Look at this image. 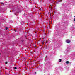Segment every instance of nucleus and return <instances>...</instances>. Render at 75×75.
Returning a JSON list of instances; mask_svg holds the SVG:
<instances>
[{"label": "nucleus", "instance_id": "nucleus-13", "mask_svg": "<svg viewBox=\"0 0 75 75\" xmlns=\"http://www.w3.org/2000/svg\"><path fill=\"white\" fill-rule=\"evenodd\" d=\"M35 74H37V72H35Z\"/></svg>", "mask_w": 75, "mask_h": 75}, {"label": "nucleus", "instance_id": "nucleus-2", "mask_svg": "<svg viewBox=\"0 0 75 75\" xmlns=\"http://www.w3.org/2000/svg\"><path fill=\"white\" fill-rule=\"evenodd\" d=\"M66 63L67 64H69V61H66Z\"/></svg>", "mask_w": 75, "mask_h": 75}, {"label": "nucleus", "instance_id": "nucleus-5", "mask_svg": "<svg viewBox=\"0 0 75 75\" xmlns=\"http://www.w3.org/2000/svg\"><path fill=\"white\" fill-rule=\"evenodd\" d=\"M8 29V28L6 27V29L7 30Z\"/></svg>", "mask_w": 75, "mask_h": 75}, {"label": "nucleus", "instance_id": "nucleus-4", "mask_svg": "<svg viewBox=\"0 0 75 75\" xmlns=\"http://www.w3.org/2000/svg\"><path fill=\"white\" fill-rule=\"evenodd\" d=\"M59 62H61V60H62L61 59H59Z\"/></svg>", "mask_w": 75, "mask_h": 75}, {"label": "nucleus", "instance_id": "nucleus-12", "mask_svg": "<svg viewBox=\"0 0 75 75\" xmlns=\"http://www.w3.org/2000/svg\"><path fill=\"white\" fill-rule=\"evenodd\" d=\"M15 32H16V30H15Z\"/></svg>", "mask_w": 75, "mask_h": 75}, {"label": "nucleus", "instance_id": "nucleus-8", "mask_svg": "<svg viewBox=\"0 0 75 75\" xmlns=\"http://www.w3.org/2000/svg\"><path fill=\"white\" fill-rule=\"evenodd\" d=\"M44 42H42V45H43V44H44Z\"/></svg>", "mask_w": 75, "mask_h": 75}, {"label": "nucleus", "instance_id": "nucleus-6", "mask_svg": "<svg viewBox=\"0 0 75 75\" xmlns=\"http://www.w3.org/2000/svg\"><path fill=\"white\" fill-rule=\"evenodd\" d=\"M7 63H8V62H5V64H7Z\"/></svg>", "mask_w": 75, "mask_h": 75}, {"label": "nucleus", "instance_id": "nucleus-10", "mask_svg": "<svg viewBox=\"0 0 75 75\" xmlns=\"http://www.w3.org/2000/svg\"><path fill=\"white\" fill-rule=\"evenodd\" d=\"M59 1V2H60V1Z\"/></svg>", "mask_w": 75, "mask_h": 75}, {"label": "nucleus", "instance_id": "nucleus-14", "mask_svg": "<svg viewBox=\"0 0 75 75\" xmlns=\"http://www.w3.org/2000/svg\"><path fill=\"white\" fill-rule=\"evenodd\" d=\"M74 17H75V16H74Z\"/></svg>", "mask_w": 75, "mask_h": 75}, {"label": "nucleus", "instance_id": "nucleus-9", "mask_svg": "<svg viewBox=\"0 0 75 75\" xmlns=\"http://www.w3.org/2000/svg\"><path fill=\"white\" fill-rule=\"evenodd\" d=\"M74 21H75V18L74 19Z\"/></svg>", "mask_w": 75, "mask_h": 75}, {"label": "nucleus", "instance_id": "nucleus-7", "mask_svg": "<svg viewBox=\"0 0 75 75\" xmlns=\"http://www.w3.org/2000/svg\"><path fill=\"white\" fill-rule=\"evenodd\" d=\"M1 4H3L4 3H3V2H1Z\"/></svg>", "mask_w": 75, "mask_h": 75}, {"label": "nucleus", "instance_id": "nucleus-3", "mask_svg": "<svg viewBox=\"0 0 75 75\" xmlns=\"http://www.w3.org/2000/svg\"><path fill=\"white\" fill-rule=\"evenodd\" d=\"M14 69H17V68L16 67H14Z\"/></svg>", "mask_w": 75, "mask_h": 75}, {"label": "nucleus", "instance_id": "nucleus-1", "mask_svg": "<svg viewBox=\"0 0 75 75\" xmlns=\"http://www.w3.org/2000/svg\"><path fill=\"white\" fill-rule=\"evenodd\" d=\"M66 42L67 43H70L71 42V41L70 40L67 39L66 40Z\"/></svg>", "mask_w": 75, "mask_h": 75}, {"label": "nucleus", "instance_id": "nucleus-11", "mask_svg": "<svg viewBox=\"0 0 75 75\" xmlns=\"http://www.w3.org/2000/svg\"><path fill=\"white\" fill-rule=\"evenodd\" d=\"M43 42H44V40H43Z\"/></svg>", "mask_w": 75, "mask_h": 75}]
</instances>
